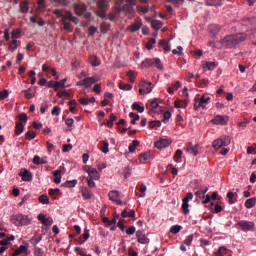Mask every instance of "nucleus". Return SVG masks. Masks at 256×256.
Listing matches in <instances>:
<instances>
[{
    "mask_svg": "<svg viewBox=\"0 0 256 256\" xmlns=\"http://www.w3.org/2000/svg\"><path fill=\"white\" fill-rule=\"evenodd\" d=\"M247 40V34L237 33L232 35H227L222 39V45L227 49H235L237 45H241L244 41Z\"/></svg>",
    "mask_w": 256,
    "mask_h": 256,
    "instance_id": "f257e3e1",
    "label": "nucleus"
},
{
    "mask_svg": "<svg viewBox=\"0 0 256 256\" xmlns=\"http://www.w3.org/2000/svg\"><path fill=\"white\" fill-rule=\"evenodd\" d=\"M231 145V137L222 135L212 142V147L215 151H219L221 147H229Z\"/></svg>",
    "mask_w": 256,
    "mask_h": 256,
    "instance_id": "f03ea898",
    "label": "nucleus"
},
{
    "mask_svg": "<svg viewBox=\"0 0 256 256\" xmlns=\"http://www.w3.org/2000/svg\"><path fill=\"white\" fill-rule=\"evenodd\" d=\"M149 67H156V69H159V71H163V62H161V59L159 58H147L141 63V68L149 69Z\"/></svg>",
    "mask_w": 256,
    "mask_h": 256,
    "instance_id": "7ed1b4c3",
    "label": "nucleus"
},
{
    "mask_svg": "<svg viewBox=\"0 0 256 256\" xmlns=\"http://www.w3.org/2000/svg\"><path fill=\"white\" fill-rule=\"evenodd\" d=\"M98 10L96 15L100 17V19L107 18V11L109 10V5H107V0H98L97 1Z\"/></svg>",
    "mask_w": 256,
    "mask_h": 256,
    "instance_id": "20e7f679",
    "label": "nucleus"
},
{
    "mask_svg": "<svg viewBox=\"0 0 256 256\" xmlns=\"http://www.w3.org/2000/svg\"><path fill=\"white\" fill-rule=\"evenodd\" d=\"M11 222L13 225H16V227H23L29 225V218L23 214H17L11 217Z\"/></svg>",
    "mask_w": 256,
    "mask_h": 256,
    "instance_id": "39448f33",
    "label": "nucleus"
},
{
    "mask_svg": "<svg viewBox=\"0 0 256 256\" xmlns=\"http://www.w3.org/2000/svg\"><path fill=\"white\" fill-rule=\"evenodd\" d=\"M237 226L247 233L248 231H253L255 229V222L247 221V220H240L237 223Z\"/></svg>",
    "mask_w": 256,
    "mask_h": 256,
    "instance_id": "423d86ee",
    "label": "nucleus"
},
{
    "mask_svg": "<svg viewBox=\"0 0 256 256\" xmlns=\"http://www.w3.org/2000/svg\"><path fill=\"white\" fill-rule=\"evenodd\" d=\"M99 79H97L95 76L84 78L77 82L78 87H86L89 88L91 85H94V83H97Z\"/></svg>",
    "mask_w": 256,
    "mask_h": 256,
    "instance_id": "0eeeda50",
    "label": "nucleus"
},
{
    "mask_svg": "<svg viewBox=\"0 0 256 256\" xmlns=\"http://www.w3.org/2000/svg\"><path fill=\"white\" fill-rule=\"evenodd\" d=\"M151 91H153V87H151V82L142 80L140 82V89H139L140 95H147L151 93Z\"/></svg>",
    "mask_w": 256,
    "mask_h": 256,
    "instance_id": "6e6552de",
    "label": "nucleus"
},
{
    "mask_svg": "<svg viewBox=\"0 0 256 256\" xmlns=\"http://www.w3.org/2000/svg\"><path fill=\"white\" fill-rule=\"evenodd\" d=\"M191 199H193V193L188 192L186 194V197H184L182 200V209H183L184 215H187L189 213V201Z\"/></svg>",
    "mask_w": 256,
    "mask_h": 256,
    "instance_id": "1a4fd4ad",
    "label": "nucleus"
},
{
    "mask_svg": "<svg viewBox=\"0 0 256 256\" xmlns=\"http://www.w3.org/2000/svg\"><path fill=\"white\" fill-rule=\"evenodd\" d=\"M227 121H229V117L223 115H216L214 119L210 121L213 125H227Z\"/></svg>",
    "mask_w": 256,
    "mask_h": 256,
    "instance_id": "9d476101",
    "label": "nucleus"
},
{
    "mask_svg": "<svg viewBox=\"0 0 256 256\" xmlns=\"http://www.w3.org/2000/svg\"><path fill=\"white\" fill-rule=\"evenodd\" d=\"M110 201L116 203V205H123V201L119 198V191L113 190L108 193Z\"/></svg>",
    "mask_w": 256,
    "mask_h": 256,
    "instance_id": "9b49d317",
    "label": "nucleus"
},
{
    "mask_svg": "<svg viewBox=\"0 0 256 256\" xmlns=\"http://www.w3.org/2000/svg\"><path fill=\"white\" fill-rule=\"evenodd\" d=\"M186 151L187 153H190V155H194V157H197V155H199V144L193 146L192 142H188L186 144Z\"/></svg>",
    "mask_w": 256,
    "mask_h": 256,
    "instance_id": "f8f14e48",
    "label": "nucleus"
},
{
    "mask_svg": "<svg viewBox=\"0 0 256 256\" xmlns=\"http://www.w3.org/2000/svg\"><path fill=\"white\" fill-rule=\"evenodd\" d=\"M73 9L78 17H81L83 13L87 12V5L85 4H73Z\"/></svg>",
    "mask_w": 256,
    "mask_h": 256,
    "instance_id": "ddd939ff",
    "label": "nucleus"
},
{
    "mask_svg": "<svg viewBox=\"0 0 256 256\" xmlns=\"http://www.w3.org/2000/svg\"><path fill=\"white\" fill-rule=\"evenodd\" d=\"M137 5V0H126V4L123 6V10L126 11V13L133 14L134 9L133 7Z\"/></svg>",
    "mask_w": 256,
    "mask_h": 256,
    "instance_id": "4468645a",
    "label": "nucleus"
},
{
    "mask_svg": "<svg viewBox=\"0 0 256 256\" xmlns=\"http://www.w3.org/2000/svg\"><path fill=\"white\" fill-rule=\"evenodd\" d=\"M136 237L138 239V243H141L142 245L149 244V238H147V236H145V231L138 230L136 232Z\"/></svg>",
    "mask_w": 256,
    "mask_h": 256,
    "instance_id": "2eb2a0df",
    "label": "nucleus"
},
{
    "mask_svg": "<svg viewBox=\"0 0 256 256\" xmlns=\"http://www.w3.org/2000/svg\"><path fill=\"white\" fill-rule=\"evenodd\" d=\"M154 145L156 149H165V147H169V145H171V140L162 139V140L156 141Z\"/></svg>",
    "mask_w": 256,
    "mask_h": 256,
    "instance_id": "dca6fc26",
    "label": "nucleus"
},
{
    "mask_svg": "<svg viewBox=\"0 0 256 256\" xmlns=\"http://www.w3.org/2000/svg\"><path fill=\"white\" fill-rule=\"evenodd\" d=\"M151 160H153V154H151V152H145L139 155V161L142 164L147 163V161Z\"/></svg>",
    "mask_w": 256,
    "mask_h": 256,
    "instance_id": "f3484780",
    "label": "nucleus"
},
{
    "mask_svg": "<svg viewBox=\"0 0 256 256\" xmlns=\"http://www.w3.org/2000/svg\"><path fill=\"white\" fill-rule=\"evenodd\" d=\"M20 175L22 176V181H33V174L27 169H22Z\"/></svg>",
    "mask_w": 256,
    "mask_h": 256,
    "instance_id": "a211bd4d",
    "label": "nucleus"
},
{
    "mask_svg": "<svg viewBox=\"0 0 256 256\" xmlns=\"http://www.w3.org/2000/svg\"><path fill=\"white\" fill-rule=\"evenodd\" d=\"M27 251H29V244L21 245L18 249L14 251L12 256L22 255V253H27Z\"/></svg>",
    "mask_w": 256,
    "mask_h": 256,
    "instance_id": "6ab92c4d",
    "label": "nucleus"
},
{
    "mask_svg": "<svg viewBox=\"0 0 256 256\" xmlns=\"http://www.w3.org/2000/svg\"><path fill=\"white\" fill-rule=\"evenodd\" d=\"M48 195L52 197V199H57V197H61V190L59 188H50L48 190Z\"/></svg>",
    "mask_w": 256,
    "mask_h": 256,
    "instance_id": "aec40b11",
    "label": "nucleus"
},
{
    "mask_svg": "<svg viewBox=\"0 0 256 256\" xmlns=\"http://www.w3.org/2000/svg\"><path fill=\"white\" fill-rule=\"evenodd\" d=\"M216 256H232L231 251L227 250L225 246L219 248V250L215 253Z\"/></svg>",
    "mask_w": 256,
    "mask_h": 256,
    "instance_id": "412c9836",
    "label": "nucleus"
},
{
    "mask_svg": "<svg viewBox=\"0 0 256 256\" xmlns=\"http://www.w3.org/2000/svg\"><path fill=\"white\" fill-rule=\"evenodd\" d=\"M143 27V22L141 21H136L134 24L130 25L129 29L131 33H135L139 31Z\"/></svg>",
    "mask_w": 256,
    "mask_h": 256,
    "instance_id": "4be33fe9",
    "label": "nucleus"
},
{
    "mask_svg": "<svg viewBox=\"0 0 256 256\" xmlns=\"http://www.w3.org/2000/svg\"><path fill=\"white\" fill-rule=\"evenodd\" d=\"M81 192H82V197L84 199H91V197H93V192H91V190H89V188L87 187H83Z\"/></svg>",
    "mask_w": 256,
    "mask_h": 256,
    "instance_id": "5701e85b",
    "label": "nucleus"
},
{
    "mask_svg": "<svg viewBox=\"0 0 256 256\" xmlns=\"http://www.w3.org/2000/svg\"><path fill=\"white\" fill-rule=\"evenodd\" d=\"M25 129V124L23 122H16L15 135H21Z\"/></svg>",
    "mask_w": 256,
    "mask_h": 256,
    "instance_id": "b1692460",
    "label": "nucleus"
},
{
    "mask_svg": "<svg viewBox=\"0 0 256 256\" xmlns=\"http://www.w3.org/2000/svg\"><path fill=\"white\" fill-rule=\"evenodd\" d=\"M158 45L163 48L164 51L169 52L171 51V46L169 45V42L167 40H159Z\"/></svg>",
    "mask_w": 256,
    "mask_h": 256,
    "instance_id": "393cba45",
    "label": "nucleus"
},
{
    "mask_svg": "<svg viewBox=\"0 0 256 256\" xmlns=\"http://www.w3.org/2000/svg\"><path fill=\"white\" fill-rule=\"evenodd\" d=\"M89 179H94V181H99V179L101 178V176L99 175V172L97 171V169H92L90 172H89Z\"/></svg>",
    "mask_w": 256,
    "mask_h": 256,
    "instance_id": "a878e982",
    "label": "nucleus"
},
{
    "mask_svg": "<svg viewBox=\"0 0 256 256\" xmlns=\"http://www.w3.org/2000/svg\"><path fill=\"white\" fill-rule=\"evenodd\" d=\"M151 27L155 29V31H159L163 27V22L159 20H151Z\"/></svg>",
    "mask_w": 256,
    "mask_h": 256,
    "instance_id": "bb28decb",
    "label": "nucleus"
},
{
    "mask_svg": "<svg viewBox=\"0 0 256 256\" xmlns=\"http://www.w3.org/2000/svg\"><path fill=\"white\" fill-rule=\"evenodd\" d=\"M89 61L92 67H99V65H101V62L96 55L90 56Z\"/></svg>",
    "mask_w": 256,
    "mask_h": 256,
    "instance_id": "cd10ccee",
    "label": "nucleus"
},
{
    "mask_svg": "<svg viewBox=\"0 0 256 256\" xmlns=\"http://www.w3.org/2000/svg\"><path fill=\"white\" fill-rule=\"evenodd\" d=\"M129 117L131 119V121H130L131 125H136L137 121H139V119H141L139 114H136L134 112H130Z\"/></svg>",
    "mask_w": 256,
    "mask_h": 256,
    "instance_id": "c85d7f7f",
    "label": "nucleus"
},
{
    "mask_svg": "<svg viewBox=\"0 0 256 256\" xmlns=\"http://www.w3.org/2000/svg\"><path fill=\"white\" fill-rule=\"evenodd\" d=\"M21 13H29V2L24 0L20 3Z\"/></svg>",
    "mask_w": 256,
    "mask_h": 256,
    "instance_id": "c756f323",
    "label": "nucleus"
},
{
    "mask_svg": "<svg viewBox=\"0 0 256 256\" xmlns=\"http://www.w3.org/2000/svg\"><path fill=\"white\" fill-rule=\"evenodd\" d=\"M207 191H209V188L205 187V189L196 191L195 196L198 197V199H205Z\"/></svg>",
    "mask_w": 256,
    "mask_h": 256,
    "instance_id": "7c9ffc66",
    "label": "nucleus"
},
{
    "mask_svg": "<svg viewBox=\"0 0 256 256\" xmlns=\"http://www.w3.org/2000/svg\"><path fill=\"white\" fill-rule=\"evenodd\" d=\"M255 205H256V198H249L245 202L246 209H253Z\"/></svg>",
    "mask_w": 256,
    "mask_h": 256,
    "instance_id": "2f4dec72",
    "label": "nucleus"
},
{
    "mask_svg": "<svg viewBox=\"0 0 256 256\" xmlns=\"http://www.w3.org/2000/svg\"><path fill=\"white\" fill-rule=\"evenodd\" d=\"M77 185V180H67L62 184V187H67L68 189H73Z\"/></svg>",
    "mask_w": 256,
    "mask_h": 256,
    "instance_id": "473e14b6",
    "label": "nucleus"
},
{
    "mask_svg": "<svg viewBox=\"0 0 256 256\" xmlns=\"http://www.w3.org/2000/svg\"><path fill=\"white\" fill-rule=\"evenodd\" d=\"M216 68H217V64L215 62L204 63V69H207L208 71H215Z\"/></svg>",
    "mask_w": 256,
    "mask_h": 256,
    "instance_id": "72a5a7b5",
    "label": "nucleus"
},
{
    "mask_svg": "<svg viewBox=\"0 0 256 256\" xmlns=\"http://www.w3.org/2000/svg\"><path fill=\"white\" fill-rule=\"evenodd\" d=\"M206 5L208 7H220V5H223L220 0H207Z\"/></svg>",
    "mask_w": 256,
    "mask_h": 256,
    "instance_id": "f704fd0d",
    "label": "nucleus"
},
{
    "mask_svg": "<svg viewBox=\"0 0 256 256\" xmlns=\"http://www.w3.org/2000/svg\"><path fill=\"white\" fill-rule=\"evenodd\" d=\"M54 175V183L56 185H59V183H61V170H55L53 172Z\"/></svg>",
    "mask_w": 256,
    "mask_h": 256,
    "instance_id": "c9c22d12",
    "label": "nucleus"
},
{
    "mask_svg": "<svg viewBox=\"0 0 256 256\" xmlns=\"http://www.w3.org/2000/svg\"><path fill=\"white\" fill-rule=\"evenodd\" d=\"M34 165H47V160L41 159L39 156H34L33 158Z\"/></svg>",
    "mask_w": 256,
    "mask_h": 256,
    "instance_id": "e433bc0d",
    "label": "nucleus"
},
{
    "mask_svg": "<svg viewBox=\"0 0 256 256\" xmlns=\"http://www.w3.org/2000/svg\"><path fill=\"white\" fill-rule=\"evenodd\" d=\"M22 93H24L26 99H33L35 97V93L33 92V89L29 88L27 90H23Z\"/></svg>",
    "mask_w": 256,
    "mask_h": 256,
    "instance_id": "4c0bfd02",
    "label": "nucleus"
},
{
    "mask_svg": "<svg viewBox=\"0 0 256 256\" xmlns=\"http://www.w3.org/2000/svg\"><path fill=\"white\" fill-rule=\"evenodd\" d=\"M39 203H42V205H49V197L45 194H42L38 197Z\"/></svg>",
    "mask_w": 256,
    "mask_h": 256,
    "instance_id": "58836bf2",
    "label": "nucleus"
},
{
    "mask_svg": "<svg viewBox=\"0 0 256 256\" xmlns=\"http://www.w3.org/2000/svg\"><path fill=\"white\" fill-rule=\"evenodd\" d=\"M183 156V150L181 149H178L176 152H175V155H174V161L176 163H181V157Z\"/></svg>",
    "mask_w": 256,
    "mask_h": 256,
    "instance_id": "ea45409f",
    "label": "nucleus"
},
{
    "mask_svg": "<svg viewBox=\"0 0 256 256\" xmlns=\"http://www.w3.org/2000/svg\"><path fill=\"white\" fill-rule=\"evenodd\" d=\"M119 89H121L122 91H131V89H133V86L131 84H125L123 82H120Z\"/></svg>",
    "mask_w": 256,
    "mask_h": 256,
    "instance_id": "a19ab883",
    "label": "nucleus"
},
{
    "mask_svg": "<svg viewBox=\"0 0 256 256\" xmlns=\"http://www.w3.org/2000/svg\"><path fill=\"white\" fill-rule=\"evenodd\" d=\"M139 147V140H134L130 145H129V151L130 153H135V149Z\"/></svg>",
    "mask_w": 256,
    "mask_h": 256,
    "instance_id": "79ce46f5",
    "label": "nucleus"
},
{
    "mask_svg": "<svg viewBox=\"0 0 256 256\" xmlns=\"http://www.w3.org/2000/svg\"><path fill=\"white\" fill-rule=\"evenodd\" d=\"M132 109L138 111V113H143L145 111V107L139 105V103L135 102L132 104Z\"/></svg>",
    "mask_w": 256,
    "mask_h": 256,
    "instance_id": "37998d69",
    "label": "nucleus"
},
{
    "mask_svg": "<svg viewBox=\"0 0 256 256\" xmlns=\"http://www.w3.org/2000/svg\"><path fill=\"white\" fill-rule=\"evenodd\" d=\"M117 119V116L115 114H110L109 120L107 121L106 125L111 129L113 127V123H115V120Z\"/></svg>",
    "mask_w": 256,
    "mask_h": 256,
    "instance_id": "c03bdc74",
    "label": "nucleus"
},
{
    "mask_svg": "<svg viewBox=\"0 0 256 256\" xmlns=\"http://www.w3.org/2000/svg\"><path fill=\"white\" fill-rule=\"evenodd\" d=\"M210 31L215 35L216 33H219L221 31V26L217 24H212L210 25Z\"/></svg>",
    "mask_w": 256,
    "mask_h": 256,
    "instance_id": "a18cd8bd",
    "label": "nucleus"
},
{
    "mask_svg": "<svg viewBox=\"0 0 256 256\" xmlns=\"http://www.w3.org/2000/svg\"><path fill=\"white\" fill-rule=\"evenodd\" d=\"M72 17H73V13L71 11L66 10L61 21H71Z\"/></svg>",
    "mask_w": 256,
    "mask_h": 256,
    "instance_id": "49530a36",
    "label": "nucleus"
},
{
    "mask_svg": "<svg viewBox=\"0 0 256 256\" xmlns=\"http://www.w3.org/2000/svg\"><path fill=\"white\" fill-rule=\"evenodd\" d=\"M103 147L101 148L102 153H104L105 155H107V153H109V142L107 141H102L101 142Z\"/></svg>",
    "mask_w": 256,
    "mask_h": 256,
    "instance_id": "de8ad7c7",
    "label": "nucleus"
},
{
    "mask_svg": "<svg viewBox=\"0 0 256 256\" xmlns=\"http://www.w3.org/2000/svg\"><path fill=\"white\" fill-rule=\"evenodd\" d=\"M155 43H157L155 38H150L146 44V49H148V51H151V49H153V45H155Z\"/></svg>",
    "mask_w": 256,
    "mask_h": 256,
    "instance_id": "09e8293b",
    "label": "nucleus"
},
{
    "mask_svg": "<svg viewBox=\"0 0 256 256\" xmlns=\"http://www.w3.org/2000/svg\"><path fill=\"white\" fill-rule=\"evenodd\" d=\"M200 107L205 109V106L202 104L201 100L199 98H195V103H194L195 111H197V109H200Z\"/></svg>",
    "mask_w": 256,
    "mask_h": 256,
    "instance_id": "8fccbe9b",
    "label": "nucleus"
},
{
    "mask_svg": "<svg viewBox=\"0 0 256 256\" xmlns=\"http://www.w3.org/2000/svg\"><path fill=\"white\" fill-rule=\"evenodd\" d=\"M150 107H151V111H154V113L158 109H161V106H159V103L157 102V100L152 101L150 104Z\"/></svg>",
    "mask_w": 256,
    "mask_h": 256,
    "instance_id": "3c124183",
    "label": "nucleus"
},
{
    "mask_svg": "<svg viewBox=\"0 0 256 256\" xmlns=\"http://www.w3.org/2000/svg\"><path fill=\"white\" fill-rule=\"evenodd\" d=\"M20 35H21V29H19V28L14 30V31H12V33H11V37L14 40L19 39Z\"/></svg>",
    "mask_w": 256,
    "mask_h": 256,
    "instance_id": "603ef678",
    "label": "nucleus"
},
{
    "mask_svg": "<svg viewBox=\"0 0 256 256\" xmlns=\"http://www.w3.org/2000/svg\"><path fill=\"white\" fill-rule=\"evenodd\" d=\"M34 255L35 256H46L45 251H43L41 248H39L37 246L34 248Z\"/></svg>",
    "mask_w": 256,
    "mask_h": 256,
    "instance_id": "864d4df0",
    "label": "nucleus"
},
{
    "mask_svg": "<svg viewBox=\"0 0 256 256\" xmlns=\"http://www.w3.org/2000/svg\"><path fill=\"white\" fill-rule=\"evenodd\" d=\"M37 137V134L35 132L28 131L25 134V139H28L29 141H32V139H35Z\"/></svg>",
    "mask_w": 256,
    "mask_h": 256,
    "instance_id": "5fc2aeb1",
    "label": "nucleus"
},
{
    "mask_svg": "<svg viewBox=\"0 0 256 256\" xmlns=\"http://www.w3.org/2000/svg\"><path fill=\"white\" fill-rule=\"evenodd\" d=\"M245 25H253L255 23V17H246L243 19Z\"/></svg>",
    "mask_w": 256,
    "mask_h": 256,
    "instance_id": "6e6d98bb",
    "label": "nucleus"
},
{
    "mask_svg": "<svg viewBox=\"0 0 256 256\" xmlns=\"http://www.w3.org/2000/svg\"><path fill=\"white\" fill-rule=\"evenodd\" d=\"M181 231V226L179 225H174L170 228V233H173V235H177Z\"/></svg>",
    "mask_w": 256,
    "mask_h": 256,
    "instance_id": "4d7b16f0",
    "label": "nucleus"
},
{
    "mask_svg": "<svg viewBox=\"0 0 256 256\" xmlns=\"http://www.w3.org/2000/svg\"><path fill=\"white\" fill-rule=\"evenodd\" d=\"M41 239H42L41 236L33 237V238L30 240V243H32V245H34V247H37L38 243H41Z\"/></svg>",
    "mask_w": 256,
    "mask_h": 256,
    "instance_id": "13d9d810",
    "label": "nucleus"
},
{
    "mask_svg": "<svg viewBox=\"0 0 256 256\" xmlns=\"http://www.w3.org/2000/svg\"><path fill=\"white\" fill-rule=\"evenodd\" d=\"M127 77L129 78L130 83H135V72L132 70L128 71Z\"/></svg>",
    "mask_w": 256,
    "mask_h": 256,
    "instance_id": "bf43d9fd",
    "label": "nucleus"
},
{
    "mask_svg": "<svg viewBox=\"0 0 256 256\" xmlns=\"http://www.w3.org/2000/svg\"><path fill=\"white\" fill-rule=\"evenodd\" d=\"M123 171H124L125 179H128V177H131V172H132L131 167L126 166V167H124Z\"/></svg>",
    "mask_w": 256,
    "mask_h": 256,
    "instance_id": "052dcab7",
    "label": "nucleus"
},
{
    "mask_svg": "<svg viewBox=\"0 0 256 256\" xmlns=\"http://www.w3.org/2000/svg\"><path fill=\"white\" fill-rule=\"evenodd\" d=\"M42 225H44L45 227H51V225H53V218L52 217L46 218Z\"/></svg>",
    "mask_w": 256,
    "mask_h": 256,
    "instance_id": "680f3d73",
    "label": "nucleus"
},
{
    "mask_svg": "<svg viewBox=\"0 0 256 256\" xmlns=\"http://www.w3.org/2000/svg\"><path fill=\"white\" fill-rule=\"evenodd\" d=\"M18 119H19V121H22L24 123V125H26L29 117H27V114L22 113V114L18 115Z\"/></svg>",
    "mask_w": 256,
    "mask_h": 256,
    "instance_id": "e2e57ef3",
    "label": "nucleus"
},
{
    "mask_svg": "<svg viewBox=\"0 0 256 256\" xmlns=\"http://www.w3.org/2000/svg\"><path fill=\"white\" fill-rule=\"evenodd\" d=\"M51 113L52 115H56V117H59V115H61V108L59 106H54Z\"/></svg>",
    "mask_w": 256,
    "mask_h": 256,
    "instance_id": "0e129e2a",
    "label": "nucleus"
},
{
    "mask_svg": "<svg viewBox=\"0 0 256 256\" xmlns=\"http://www.w3.org/2000/svg\"><path fill=\"white\" fill-rule=\"evenodd\" d=\"M100 31L101 33H103L105 35V33H107V31H109V26L107 25V23H102L100 25Z\"/></svg>",
    "mask_w": 256,
    "mask_h": 256,
    "instance_id": "69168bd1",
    "label": "nucleus"
},
{
    "mask_svg": "<svg viewBox=\"0 0 256 256\" xmlns=\"http://www.w3.org/2000/svg\"><path fill=\"white\" fill-rule=\"evenodd\" d=\"M9 97V91L3 90L0 92V101H3L4 99H7Z\"/></svg>",
    "mask_w": 256,
    "mask_h": 256,
    "instance_id": "338daca9",
    "label": "nucleus"
},
{
    "mask_svg": "<svg viewBox=\"0 0 256 256\" xmlns=\"http://www.w3.org/2000/svg\"><path fill=\"white\" fill-rule=\"evenodd\" d=\"M62 24L64 25V30L71 33L73 30H71V23L67 21H62Z\"/></svg>",
    "mask_w": 256,
    "mask_h": 256,
    "instance_id": "774afa93",
    "label": "nucleus"
}]
</instances>
